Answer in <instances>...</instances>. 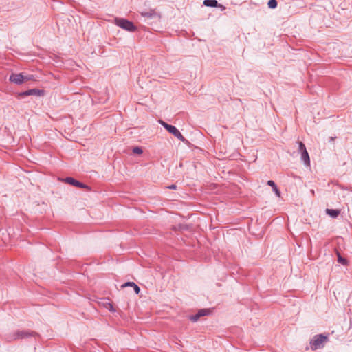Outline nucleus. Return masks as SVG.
<instances>
[{
	"label": "nucleus",
	"mask_w": 352,
	"mask_h": 352,
	"mask_svg": "<svg viewBox=\"0 0 352 352\" xmlns=\"http://www.w3.org/2000/svg\"><path fill=\"white\" fill-rule=\"evenodd\" d=\"M114 23L120 28L129 32H134L138 30V28L132 21L125 18L115 17Z\"/></svg>",
	"instance_id": "1"
},
{
	"label": "nucleus",
	"mask_w": 352,
	"mask_h": 352,
	"mask_svg": "<svg viewBox=\"0 0 352 352\" xmlns=\"http://www.w3.org/2000/svg\"><path fill=\"white\" fill-rule=\"evenodd\" d=\"M159 122L162 126H164L165 129H166L170 133L173 135L178 140H179L180 141L185 144L188 143V141L183 136V135L175 126L169 124L162 120H160Z\"/></svg>",
	"instance_id": "2"
},
{
	"label": "nucleus",
	"mask_w": 352,
	"mask_h": 352,
	"mask_svg": "<svg viewBox=\"0 0 352 352\" xmlns=\"http://www.w3.org/2000/svg\"><path fill=\"white\" fill-rule=\"evenodd\" d=\"M37 333L32 331H17L12 334L8 335L6 339L8 341L11 342L18 339H24L32 336H35Z\"/></svg>",
	"instance_id": "3"
},
{
	"label": "nucleus",
	"mask_w": 352,
	"mask_h": 352,
	"mask_svg": "<svg viewBox=\"0 0 352 352\" xmlns=\"http://www.w3.org/2000/svg\"><path fill=\"white\" fill-rule=\"evenodd\" d=\"M328 341L327 336L324 334H318L313 337L310 341V345L312 350L322 348L324 343Z\"/></svg>",
	"instance_id": "4"
},
{
	"label": "nucleus",
	"mask_w": 352,
	"mask_h": 352,
	"mask_svg": "<svg viewBox=\"0 0 352 352\" xmlns=\"http://www.w3.org/2000/svg\"><path fill=\"white\" fill-rule=\"evenodd\" d=\"M44 94H45L44 90L34 88V89H28L26 91L18 93V98L20 99H22L28 96H43Z\"/></svg>",
	"instance_id": "5"
},
{
	"label": "nucleus",
	"mask_w": 352,
	"mask_h": 352,
	"mask_svg": "<svg viewBox=\"0 0 352 352\" xmlns=\"http://www.w3.org/2000/svg\"><path fill=\"white\" fill-rule=\"evenodd\" d=\"M65 183L68 184L69 185H72L73 186H76L80 188H85L87 189L88 190H90V187L87 186V184L82 183L74 177H67L63 180Z\"/></svg>",
	"instance_id": "6"
},
{
	"label": "nucleus",
	"mask_w": 352,
	"mask_h": 352,
	"mask_svg": "<svg viewBox=\"0 0 352 352\" xmlns=\"http://www.w3.org/2000/svg\"><path fill=\"white\" fill-rule=\"evenodd\" d=\"M211 313H212V310L210 309H201L198 310L197 314L190 316L189 319L192 322H195L198 321V320L201 317L205 316H208Z\"/></svg>",
	"instance_id": "7"
},
{
	"label": "nucleus",
	"mask_w": 352,
	"mask_h": 352,
	"mask_svg": "<svg viewBox=\"0 0 352 352\" xmlns=\"http://www.w3.org/2000/svg\"><path fill=\"white\" fill-rule=\"evenodd\" d=\"M9 80L16 85H21L24 82V75L23 73H12L9 77Z\"/></svg>",
	"instance_id": "8"
},
{
	"label": "nucleus",
	"mask_w": 352,
	"mask_h": 352,
	"mask_svg": "<svg viewBox=\"0 0 352 352\" xmlns=\"http://www.w3.org/2000/svg\"><path fill=\"white\" fill-rule=\"evenodd\" d=\"M204 6L210 8H221V10L226 9L225 6L219 4L217 0H204Z\"/></svg>",
	"instance_id": "9"
},
{
	"label": "nucleus",
	"mask_w": 352,
	"mask_h": 352,
	"mask_svg": "<svg viewBox=\"0 0 352 352\" xmlns=\"http://www.w3.org/2000/svg\"><path fill=\"white\" fill-rule=\"evenodd\" d=\"M340 210L339 209H332V208H327L325 210V213L333 219H336L340 214Z\"/></svg>",
	"instance_id": "10"
},
{
	"label": "nucleus",
	"mask_w": 352,
	"mask_h": 352,
	"mask_svg": "<svg viewBox=\"0 0 352 352\" xmlns=\"http://www.w3.org/2000/svg\"><path fill=\"white\" fill-rule=\"evenodd\" d=\"M301 154V160L305 166H310V157L307 151H304Z\"/></svg>",
	"instance_id": "11"
},
{
	"label": "nucleus",
	"mask_w": 352,
	"mask_h": 352,
	"mask_svg": "<svg viewBox=\"0 0 352 352\" xmlns=\"http://www.w3.org/2000/svg\"><path fill=\"white\" fill-rule=\"evenodd\" d=\"M127 286H133L134 292L136 294H138L140 292V287L133 282H126L122 285V287H126Z\"/></svg>",
	"instance_id": "12"
},
{
	"label": "nucleus",
	"mask_w": 352,
	"mask_h": 352,
	"mask_svg": "<svg viewBox=\"0 0 352 352\" xmlns=\"http://www.w3.org/2000/svg\"><path fill=\"white\" fill-rule=\"evenodd\" d=\"M267 184L272 188L273 191L278 197L280 196V191L279 190L276 184L273 180L267 181Z\"/></svg>",
	"instance_id": "13"
},
{
	"label": "nucleus",
	"mask_w": 352,
	"mask_h": 352,
	"mask_svg": "<svg viewBox=\"0 0 352 352\" xmlns=\"http://www.w3.org/2000/svg\"><path fill=\"white\" fill-rule=\"evenodd\" d=\"M104 307L109 309V311L114 313L116 311V309L113 307V305L110 302H107L104 303Z\"/></svg>",
	"instance_id": "14"
},
{
	"label": "nucleus",
	"mask_w": 352,
	"mask_h": 352,
	"mask_svg": "<svg viewBox=\"0 0 352 352\" xmlns=\"http://www.w3.org/2000/svg\"><path fill=\"white\" fill-rule=\"evenodd\" d=\"M267 6L271 9H275L278 6V2L276 0H269Z\"/></svg>",
	"instance_id": "15"
},
{
	"label": "nucleus",
	"mask_w": 352,
	"mask_h": 352,
	"mask_svg": "<svg viewBox=\"0 0 352 352\" xmlns=\"http://www.w3.org/2000/svg\"><path fill=\"white\" fill-rule=\"evenodd\" d=\"M298 144V152L300 153L304 152V151H307V148H306V146L305 145V144L302 142H297Z\"/></svg>",
	"instance_id": "16"
},
{
	"label": "nucleus",
	"mask_w": 352,
	"mask_h": 352,
	"mask_svg": "<svg viewBox=\"0 0 352 352\" xmlns=\"http://www.w3.org/2000/svg\"><path fill=\"white\" fill-rule=\"evenodd\" d=\"M133 153L136 155H140L143 153V149L140 146H135L133 148Z\"/></svg>",
	"instance_id": "17"
},
{
	"label": "nucleus",
	"mask_w": 352,
	"mask_h": 352,
	"mask_svg": "<svg viewBox=\"0 0 352 352\" xmlns=\"http://www.w3.org/2000/svg\"><path fill=\"white\" fill-rule=\"evenodd\" d=\"M338 262H340V263L343 264V265H346L347 263V260L344 258H342L341 256H338Z\"/></svg>",
	"instance_id": "18"
},
{
	"label": "nucleus",
	"mask_w": 352,
	"mask_h": 352,
	"mask_svg": "<svg viewBox=\"0 0 352 352\" xmlns=\"http://www.w3.org/2000/svg\"><path fill=\"white\" fill-rule=\"evenodd\" d=\"M34 79L33 75H24V82L31 80Z\"/></svg>",
	"instance_id": "19"
},
{
	"label": "nucleus",
	"mask_w": 352,
	"mask_h": 352,
	"mask_svg": "<svg viewBox=\"0 0 352 352\" xmlns=\"http://www.w3.org/2000/svg\"><path fill=\"white\" fill-rule=\"evenodd\" d=\"M142 16H147V17H152L153 15V13L152 12H142Z\"/></svg>",
	"instance_id": "20"
},
{
	"label": "nucleus",
	"mask_w": 352,
	"mask_h": 352,
	"mask_svg": "<svg viewBox=\"0 0 352 352\" xmlns=\"http://www.w3.org/2000/svg\"><path fill=\"white\" fill-rule=\"evenodd\" d=\"M167 188L171 190H175L177 188V186L175 184H172L168 186Z\"/></svg>",
	"instance_id": "21"
},
{
	"label": "nucleus",
	"mask_w": 352,
	"mask_h": 352,
	"mask_svg": "<svg viewBox=\"0 0 352 352\" xmlns=\"http://www.w3.org/2000/svg\"><path fill=\"white\" fill-rule=\"evenodd\" d=\"M181 228L183 230H187L188 227L186 226H181Z\"/></svg>",
	"instance_id": "22"
}]
</instances>
